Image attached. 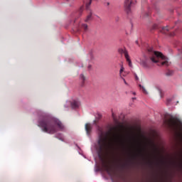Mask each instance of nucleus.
<instances>
[{
    "mask_svg": "<svg viewBox=\"0 0 182 182\" xmlns=\"http://www.w3.org/2000/svg\"><path fill=\"white\" fill-rule=\"evenodd\" d=\"M92 124H85V132L87 136H90V134L92 133Z\"/></svg>",
    "mask_w": 182,
    "mask_h": 182,
    "instance_id": "7",
    "label": "nucleus"
},
{
    "mask_svg": "<svg viewBox=\"0 0 182 182\" xmlns=\"http://www.w3.org/2000/svg\"><path fill=\"white\" fill-rule=\"evenodd\" d=\"M38 126L41 127V129L45 133H48L49 134H55L58 130H63L65 129L63 124L59 119L50 116H47L39 121Z\"/></svg>",
    "mask_w": 182,
    "mask_h": 182,
    "instance_id": "2",
    "label": "nucleus"
},
{
    "mask_svg": "<svg viewBox=\"0 0 182 182\" xmlns=\"http://www.w3.org/2000/svg\"><path fill=\"white\" fill-rule=\"evenodd\" d=\"M119 53H120V55H124L125 56V59L127 60V62L129 64V66L130 68H132V60H130V57L129 56V53H127V50H126V49L124 48H119L118 50Z\"/></svg>",
    "mask_w": 182,
    "mask_h": 182,
    "instance_id": "4",
    "label": "nucleus"
},
{
    "mask_svg": "<svg viewBox=\"0 0 182 182\" xmlns=\"http://www.w3.org/2000/svg\"><path fill=\"white\" fill-rule=\"evenodd\" d=\"M100 132L99 138L97 146V153L99 159L102 161V167L108 174L111 173V168L110 165L107 164L105 160H103L105 157V154L107 151V135L105 134L103 130L100 127L98 128Z\"/></svg>",
    "mask_w": 182,
    "mask_h": 182,
    "instance_id": "1",
    "label": "nucleus"
},
{
    "mask_svg": "<svg viewBox=\"0 0 182 182\" xmlns=\"http://www.w3.org/2000/svg\"><path fill=\"white\" fill-rule=\"evenodd\" d=\"M172 73H173V72L168 71V72L166 73V75H167L168 76H170Z\"/></svg>",
    "mask_w": 182,
    "mask_h": 182,
    "instance_id": "22",
    "label": "nucleus"
},
{
    "mask_svg": "<svg viewBox=\"0 0 182 182\" xmlns=\"http://www.w3.org/2000/svg\"><path fill=\"white\" fill-rule=\"evenodd\" d=\"M109 133L114 139H120V134L118 132L117 127L111 128Z\"/></svg>",
    "mask_w": 182,
    "mask_h": 182,
    "instance_id": "5",
    "label": "nucleus"
},
{
    "mask_svg": "<svg viewBox=\"0 0 182 182\" xmlns=\"http://www.w3.org/2000/svg\"><path fill=\"white\" fill-rule=\"evenodd\" d=\"M82 12H83V6H81L80 8V9L78 10V14H79L80 16H82Z\"/></svg>",
    "mask_w": 182,
    "mask_h": 182,
    "instance_id": "19",
    "label": "nucleus"
},
{
    "mask_svg": "<svg viewBox=\"0 0 182 182\" xmlns=\"http://www.w3.org/2000/svg\"><path fill=\"white\" fill-rule=\"evenodd\" d=\"M123 72H124V68L123 66H122V67H121V69H120V70H119V75H120L121 77H122V76H124V74H123Z\"/></svg>",
    "mask_w": 182,
    "mask_h": 182,
    "instance_id": "17",
    "label": "nucleus"
},
{
    "mask_svg": "<svg viewBox=\"0 0 182 182\" xmlns=\"http://www.w3.org/2000/svg\"><path fill=\"white\" fill-rule=\"evenodd\" d=\"M80 79L81 80V86H85V81L86 80V77H85V75L81 74L80 75Z\"/></svg>",
    "mask_w": 182,
    "mask_h": 182,
    "instance_id": "12",
    "label": "nucleus"
},
{
    "mask_svg": "<svg viewBox=\"0 0 182 182\" xmlns=\"http://www.w3.org/2000/svg\"><path fill=\"white\" fill-rule=\"evenodd\" d=\"M129 105H130V106H133V103H130Z\"/></svg>",
    "mask_w": 182,
    "mask_h": 182,
    "instance_id": "28",
    "label": "nucleus"
},
{
    "mask_svg": "<svg viewBox=\"0 0 182 182\" xmlns=\"http://www.w3.org/2000/svg\"><path fill=\"white\" fill-rule=\"evenodd\" d=\"M131 93H132V95H136V92H131Z\"/></svg>",
    "mask_w": 182,
    "mask_h": 182,
    "instance_id": "26",
    "label": "nucleus"
},
{
    "mask_svg": "<svg viewBox=\"0 0 182 182\" xmlns=\"http://www.w3.org/2000/svg\"><path fill=\"white\" fill-rule=\"evenodd\" d=\"M139 154H140V156H143V149H139Z\"/></svg>",
    "mask_w": 182,
    "mask_h": 182,
    "instance_id": "20",
    "label": "nucleus"
},
{
    "mask_svg": "<svg viewBox=\"0 0 182 182\" xmlns=\"http://www.w3.org/2000/svg\"><path fill=\"white\" fill-rule=\"evenodd\" d=\"M107 6H109V5H110V3L107 2Z\"/></svg>",
    "mask_w": 182,
    "mask_h": 182,
    "instance_id": "27",
    "label": "nucleus"
},
{
    "mask_svg": "<svg viewBox=\"0 0 182 182\" xmlns=\"http://www.w3.org/2000/svg\"><path fill=\"white\" fill-rule=\"evenodd\" d=\"M140 63L141 65V66H143L144 68H150V66L149 65V60H147V58L144 60H142L140 61Z\"/></svg>",
    "mask_w": 182,
    "mask_h": 182,
    "instance_id": "10",
    "label": "nucleus"
},
{
    "mask_svg": "<svg viewBox=\"0 0 182 182\" xmlns=\"http://www.w3.org/2000/svg\"><path fill=\"white\" fill-rule=\"evenodd\" d=\"M139 87L141 90L143 92V93H144L145 95H147V90H146V88H144V86H142L141 85H139Z\"/></svg>",
    "mask_w": 182,
    "mask_h": 182,
    "instance_id": "15",
    "label": "nucleus"
},
{
    "mask_svg": "<svg viewBox=\"0 0 182 182\" xmlns=\"http://www.w3.org/2000/svg\"><path fill=\"white\" fill-rule=\"evenodd\" d=\"M159 94H161V90H159Z\"/></svg>",
    "mask_w": 182,
    "mask_h": 182,
    "instance_id": "29",
    "label": "nucleus"
},
{
    "mask_svg": "<svg viewBox=\"0 0 182 182\" xmlns=\"http://www.w3.org/2000/svg\"><path fill=\"white\" fill-rule=\"evenodd\" d=\"M132 5H133L132 1L125 0L124 6L127 14H130V8H132Z\"/></svg>",
    "mask_w": 182,
    "mask_h": 182,
    "instance_id": "6",
    "label": "nucleus"
},
{
    "mask_svg": "<svg viewBox=\"0 0 182 182\" xmlns=\"http://www.w3.org/2000/svg\"><path fill=\"white\" fill-rule=\"evenodd\" d=\"M169 29L168 27H164L162 28V33H165L167 34V33L168 32Z\"/></svg>",
    "mask_w": 182,
    "mask_h": 182,
    "instance_id": "16",
    "label": "nucleus"
},
{
    "mask_svg": "<svg viewBox=\"0 0 182 182\" xmlns=\"http://www.w3.org/2000/svg\"><path fill=\"white\" fill-rule=\"evenodd\" d=\"M65 1H67V2H69V0H65Z\"/></svg>",
    "mask_w": 182,
    "mask_h": 182,
    "instance_id": "30",
    "label": "nucleus"
},
{
    "mask_svg": "<svg viewBox=\"0 0 182 182\" xmlns=\"http://www.w3.org/2000/svg\"><path fill=\"white\" fill-rule=\"evenodd\" d=\"M122 80H124V83L127 85V86L129 85V84L127 83V82H126V80L124 78H122Z\"/></svg>",
    "mask_w": 182,
    "mask_h": 182,
    "instance_id": "21",
    "label": "nucleus"
},
{
    "mask_svg": "<svg viewBox=\"0 0 182 182\" xmlns=\"http://www.w3.org/2000/svg\"><path fill=\"white\" fill-rule=\"evenodd\" d=\"M120 142H121V144L122 146H124V140H121Z\"/></svg>",
    "mask_w": 182,
    "mask_h": 182,
    "instance_id": "24",
    "label": "nucleus"
},
{
    "mask_svg": "<svg viewBox=\"0 0 182 182\" xmlns=\"http://www.w3.org/2000/svg\"><path fill=\"white\" fill-rule=\"evenodd\" d=\"M171 102V99H168L166 104H167V105H170V102Z\"/></svg>",
    "mask_w": 182,
    "mask_h": 182,
    "instance_id": "23",
    "label": "nucleus"
},
{
    "mask_svg": "<svg viewBox=\"0 0 182 182\" xmlns=\"http://www.w3.org/2000/svg\"><path fill=\"white\" fill-rule=\"evenodd\" d=\"M141 15H142L143 18H146V16H149L148 13H146V12L144 11H141Z\"/></svg>",
    "mask_w": 182,
    "mask_h": 182,
    "instance_id": "18",
    "label": "nucleus"
},
{
    "mask_svg": "<svg viewBox=\"0 0 182 182\" xmlns=\"http://www.w3.org/2000/svg\"><path fill=\"white\" fill-rule=\"evenodd\" d=\"M132 102H134V100H136V97H132Z\"/></svg>",
    "mask_w": 182,
    "mask_h": 182,
    "instance_id": "25",
    "label": "nucleus"
},
{
    "mask_svg": "<svg viewBox=\"0 0 182 182\" xmlns=\"http://www.w3.org/2000/svg\"><path fill=\"white\" fill-rule=\"evenodd\" d=\"M92 11L90 10L88 15L87 16L86 18L85 19V22H89V21H92Z\"/></svg>",
    "mask_w": 182,
    "mask_h": 182,
    "instance_id": "11",
    "label": "nucleus"
},
{
    "mask_svg": "<svg viewBox=\"0 0 182 182\" xmlns=\"http://www.w3.org/2000/svg\"><path fill=\"white\" fill-rule=\"evenodd\" d=\"M118 167L121 170H124L125 167H127V164L123 163V164H118Z\"/></svg>",
    "mask_w": 182,
    "mask_h": 182,
    "instance_id": "14",
    "label": "nucleus"
},
{
    "mask_svg": "<svg viewBox=\"0 0 182 182\" xmlns=\"http://www.w3.org/2000/svg\"><path fill=\"white\" fill-rule=\"evenodd\" d=\"M81 29L84 30V32H87L89 29L87 24L82 23L81 26Z\"/></svg>",
    "mask_w": 182,
    "mask_h": 182,
    "instance_id": "13",
    "label": "nucleus"
},
{
    "mask_svg": "<svg viewBox=\"0 0 182 182\" xmlns=\"http://www.w3.org/2000/svg\"><path fill=\"white\" fill-rule=\"evenodd\" d=\"M159 182H171V179H168V177H167V171H166V174L161 178Z\"/></svg>",
    "mask_w": 182,
    "mask_h": 182,
    "instance_id": "9",
    "label": "nucleus"
},
{
    "mask_svg": "<svg viewBox=\"0 0 182 182\" xmlns=\"http://www.w3.org/2000/svg\"><path fill=\"white\" fill-rule=\"evenodd\" d=\"M91 66L90 65L88 68H90Z\"/></svg>",
    "mask_w": 182,
    "mask_h": 182,
    "instance_id": "31",
    "label": "nucleus"
},
{
    "mask_svg": "<svg viewBox=\"0 0 182 182\" xmlns=\"http://www.w3.org/2000/svg\"><path fill=\"white\" fill-rule=\"evenodd\" d=\"M146 53L153 63H159V62H161V66H168L170 65L167 57L164 56L161 52L154 51L151 47L147 48Z\"/></svg>",
    "mask_w": 182,
    "mask_h": 182,
    "instance_id": "3",
    "label": "nucleus"
},
{
    "mask_svg": "<svg viewBox=\"0 0 182 182\" xmlns=\"http://www.w3.org/2000/svg\"><path fill=\"white\" fill-rule=\"evenodd\" d=\"M79 106H80V102H79V101H77V100H73L71 102V107L73 109H77V107H79Z\"/></svg>",
    "mask_w": 182,
    "mask_h": 182,
    "instance_id": "8",
    "label": "nucleus"
}]
</instances>
